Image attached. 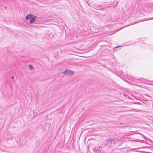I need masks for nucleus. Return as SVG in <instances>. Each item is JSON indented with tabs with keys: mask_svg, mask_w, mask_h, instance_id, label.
Instances as JSON below:
<instances>
[{
	"mask_svg": "<svg viewBox=\"0 0 153 153\" xmlns=\"http://www.w3.org/2000/svg\"><path fill=\"white\" fill-rule=\"evenodd\" d=\"M120 139H116L115 138L111 137L110 138L107 139L106 141V145L109 147H111L114 146L115 144L117 143L120 140Z\"/></svg>",
	"mask_w": 153,
	"mask_h": 153,
	"instance_id": "nucleus-1",
	"label": "nucleus"
},
{
	"mask_svg": "<svg viewBox=\"0 0 153 153\" xmlns=\"http://www.w3.org/2000/svg\"><path fill=\"white\" fill-rule=\"evenodd\" d=\"M63 73L67 75H72L73 74V72L71 70H66L63 72Z\"/></svg>",
	"mask_w": 153,
	"mask_h": 153,
	"instance_id": "nucleus-2",
	"label": "nucleus"
},
{
	"mask_svg": "<svg viewBox=\"0 0 153 153\" xmlns=\"http://www.w3.org/2000/svg\"><path fill=\"white\" fill-rule=\"evenodd\" d=\"M36 19V17L33 15H32V16L31 17L30 20L29 21L30 23H33Z\"/></svg>",
	"mask_w": 153,
	"mask_h": 153,
	"instance_id": "nucleus-3",
	"label": "nucleus"
},
{
	"mask_svg": "<svg viewBox=\"0 0 153 153\" xmlns=\"http://www.w3.org/2000/svg\"><path fill=\"white\" fill-rule=\"evenodd\" d=\"M32 16V15L31 14H28L26 16V19H30Z\"/></svg>",
	"mask_w": 153,
	"mask_h": 153,
	"instance_id": "nucleus-4",
	"label": "nucleus"
},
{
	"mask_svg": "<svg viewBox=\"0 0 153 153\" xmlns=\"http://www.w3.org/2000/svg\"><path fill=\"white\" fill-rule=\"evenodd\" d=\"M29 68H30V70H31V69H33V66H32L31 65H29Z\"/></svg>",
	"mask_w": 153,
	"mask_h": 153,
	"instance_id": "nucleus-5",
	"label": "nucleus"
},
{
	"mask_svg": "<svg viewBox=\"0 0 153 153\" xmlns=\"http://www.w3.org/2000/svg\"><path fill=\"white\" fill-rule=\"evenodd\" d=\"M139 140L135 139V140H131V141H139ZM127 140L128 141H131V140Z\"/></svg>",
	"mask_w": 153,
	"mask_h": 153,
	"instance_id": "nucleus-6",
	"label": "nucleus"
},
{
	"mask_svg": "<svg viewBox=\"0 0 153 153\" xmlns=\"http://www.w3.org/2000/svg\"><path fill=\"white\" fill-rule=\"evenodd\" d=\"M12 79H14V77L13 76H12Z\"/></svg>",
	"mask_w": 153,
	"mask_h": 153,
	"instance_id": "nucleus-7",
	"label": "nucleus"
},
{
	"mask_svg": "<svg viewBox=\"0 0 153 153\" xmlns=\"http://www.w3.org/2000/svg\"><path fill=\"white\" fill-rule=\"evenodd\" d=\"M150 85L153 86V83L150 84Z\"/></svg>",
	"mask_w": 153,
	"mask_h": 153,
	"instance_id": "nucleus-8",
	"label": "nucleus"
},
{
	"mask_svg": "<svg viewBox=\"0 0 153 153\" xmlns=\"http://www.w3.org/2000/svg\"><path fill=\"white\" fill-rule=\"evenodd\" d=\"M152 8L153 9V4L152 5Z\"/></svg>",
	"mask_w": 153,
	"mask_h": 153,
	"instance_id": "nucleus-9",
	"label": "nucleus"
},
{
	"mask_svg": "<svg viewBox=\"0 0 153 153\" xmlns=\"http://www.w3.org/2000/svg\"><path fill=\"white\" fill-rule=\"evenodd\" d=\"M118 47V46L116 47H115V48H117V47Z\"/></svg>",
	"mask_w": 153,
	"mask_h": 153,
	"instance_id": "nucleus-10",
	"label": "nucleus"
}]
</instances>
